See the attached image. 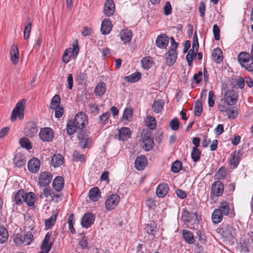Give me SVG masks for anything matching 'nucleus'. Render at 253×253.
Returning a JSON list of instances; mask_svg holds the SVG:
<instances>
[{
	"instance_id": "f257e3e1",
	"label": "nucleus",
	"mask_w": 253,
	"mask_h": 253,
	"mask_svg": "<svg viewBox=\"0 0 253 253\" xmlns=\"http://www.w3.org/2000/svg\"><path fill=\"white\" fill-rule=\"evenodd\" d=\"M88 124L87 116L83 112L78 113L73 120H70L67 125V133L71 135L77 129H82Z\"/></svg>"
},
{
	"instance_id": "f03ea898",
	"label": "nucleus",
	"mask_w": 253,
	"mask_h": 253,
	"mask_svg": "<svg viewBox=\"0 0 253 253\" xmlns=\"http://www.w3.org/2000/svg\"><path fill=\"white\" fill-rule=\"evenodd\" d=\"M251 55L252 57L249 53L242 52L238 56V61L241 66L249 72L253 71V43L251 48Z\"/></svg>"
},
{
	"instance_id": "7ed1b4c3",
	"label": "nucleus",
	"mask_w": 253,
	"mask_h": 253,
	"mask_svg": "<svg viewBox=\"0 0 253 253\" xmlns=\"http://www.w3.org/2000/svg\"><path fill=\"white\" fill-rule=\"evenodd\" d=\"M21 233H15L13 236V241L17 246H20L23 244L29 245L34 239L33 235L31 232H28L23 235Z\"/></svg>"
},
{
	"instance_id": "20e7f679",
	"label": "nucleus",
	"mask_w": 253,
	"mask_h": 253,
	"mask_svg": "<svg viewBox=\"0 0 253 253\" xmlns=\"http://www.w3.org/2000/svg\"><path fill=\"white\" fill-rule=\"evenodd\" d=\"M25 103L26 100L22 99L16 104L12 112L10 118L12 122L15 121L17 118H18L20 120L23 119Z\"/></svg>"
},
{
	"instance_id": "39448f33",
	"label": "nucleus",
	"mask_w": 253,
	"mask_h": 253,
	"mask_svg": "<svg viewBox=\"0 0 253 253\" xmlns=\"http://www.w3.org/2000/svg\"><path fill=\"white\" fill-rule=\"evenodd\" d=\"M76 44H73V48L69 47L65 50L62 56V61L64 63H68L72 56L75 59L78 54L79 47L77 41H76Z\"/></svg>"
},
{
	"instance_id": "423d86ee",
	"label": "nucleus",
	"mask_w": 253,
	"mask_h": 253,
	"mask_svg": "<svg viewBox=\"0 0 253 253\" xmlns=\"http://www.w3.org/2000/svg\"><path fill=\"white\" fill-rule=\"evenodd\" d=\"M120 201V196L117 194H114L110 195L105 202V208L107 211H112L114 210Z\"/></svg>"
},
{
	"instance_id": "0eeeda50",
	"label": "nucleus",
	"mask_w": 253,
	"mask_h": 253,
	"mask_svg": "<svg viewBox=\"0 0 253 253\" xmlns=\"http://www.w3.org/2000/svg\"><path fill=\"white\" fill-rule=\"evenodd\" d=\"M54 136V131L50 127H43L41 129L39 133L40 138L43 142L51 141Z\"/></svg>"
},
{
	"instance_id": "6e6552de",
	"label": "nucleus",
	"mask_w": 253,
	"mask_h": 253,
	"mask_svg": "<svg viewBox=\"0 0 253 253\" xmlns=\"http://www.w3.org/2000/svg\"><path fill=\"white\" fill-rule=\"evenodd\" d=\"M224 98L227 101L228 104L230 105H235L238 101V93L234 89H228L224 95Z\"/></svg>"
},
{
	"instance_id": "1a4fd4ad",
	"label": "nucleus",
	"mask_w": 253,
	"mask_h": 253,
	"mask_svg": "<svg viewBox=\"0 0 253 253\" xmlns=\"http://www.w3.org/2000/svg\"><path fill=\"white\" fill-rule=\"evenodd\" d=\"M221 235L223 237L231 240L236 234L235 229L230 225H226L221 228Z\"/></svg>"
},
{
	"instance_id": "9d476101",
	"label": "nucleus",
	"mask_w": 253,
	"mask_h": 253,
	"mask_svg": "<svg viewBox=\"0 0 253 253\" xmlns=\"http://www.w3.org/2000/svg\"><path fill=\"white\" fill-rule=\"evenodd\" d=\"M224 191V185L220 181H216L213 182L211 187V195L216 197L221 196Z\"/></svg>"
},
{
	"instance_id": "9b49d317",
	"label": "nucleus",
	"mask_w": 253,
	"mask_h": 253,
	"mask_svg": "<svg viewBox=\"0 0 253 253\" xmlns=\"http://www.w3.org/2000/svg\"><path fill=\"white\" fill-rule=\"evenodd\" d=\"M52 178V175L49 172H42L39 176V184L41 186L46 187L50 183Z\"/></svg>"
},
{
	"instance_id": "f8f14e48",
	"label": "nucleus",
	"mask_w": 253,
	"mask_h": 253,
	"mask_svg": "<svg viewBox=\"0 0 253 253\" xmlns=\"http://www.w3.org/2000/svg\"><path fill=\"white\" fill-rule=\"evenodd\" d=\"M217 209L219 210L224 215H234L232 206L226 201L221 202Z\"/></svg>"
},
{
	"instance_id": "ddd939ff",
	"label": "nucleus",
	"mask_w": 253,
	"mask_h": 253,
	"mask_svg": "<svg viewBox=\"0 0 253 253\" xmlns=\"http://www.w3.org/2000/svg\"><path fill=\"white\" fill-rule=\"evenodd\" d=\"M38 128L36 124L33 122L27 123L24 128V132L25 135L29 137H32L37 134Z\"/></svg>"
},
{
	"instance_id": "4468645a",
	"label": "nucleus",
	"mask_w": 253,
	"mask_h": 253,
	"mask_svg": "<svg viewBox=\"0 0 253 253\" xmlns=\"http://www.w3.org/2000/svg\"><path fill=\"white\" fill-rule=\"evenodd\" d=\"M95 216L92 213H85L82 218L81 224L85 228H89L94 222Z\"/></svg>"
},
{
	"instance_id": "2eb2a0df",
	"label": "nucleus",
	"mask_w": 253,
	"mask_h": 253,
	"mask_svg": "<svg viewBox=\"0 0 253 253\" xmlns=\"http://www.w3.org/2000/svg\"><path fill=\"white\" fill-rule=\"evenodd\" d=\"M131 134V131L128 127H122L118 130V134L115 136L119 140L125 141L128 139Z\"/></svg>"
},
{
	"instance_id": "dca6fc26",
	"label": "nucleus",
	"mask_w": 253,
	"mask_h": 253,
	"mask_svg": "<svg viewBox=\"0 0 253 253\" xmlns=\"http://www.w3.org/2000/svg\"><path fill=\"white\" fill-rule=\"evenodd\" d=\"M51 235V233L49 232L45 235L42 244L41 246V249L42 251L39 253H48L52 246V242H49Z\"/></svg>"
},
{
	"instance_id": "f3484780",
	"label": "nucleus",
	"mask_w": 253,
	"mask_h": 253,
	"mask_svg": "<svg viewBox=\"0 0 253 253\" xmlns=\"http://www.w3.org/2000/svg\"><path fill=\"white\" fill-rule=\"evenodd\" d=\"M177 57L176 50L169 49L166 54V60L169 66L173 65L176 62Z\"/></svg>"
},
{
	"instance_id": "a211bd4d",
	"label": "nucleus",
	"mask_w": 253,
	"mask_h": 253,
	"mask_svg": "<svg viewBox=\"0 0 253 253\" xmlns=\"http://www.w3.org/2000/svg\"><path fill=\"white\" fill-rule=\"evenodd\" d=\"M142 148L146 151L153 149L154 145L153 138L149 135H145L142 138Z\"/></svg>"
},
{
	"instance_id": "6ab92c4d",
	"label": "nucleus",
	"mask_w": 253,
	"mask_h": 253,
	"mask_svg": "<svg viewBox=\"0 0 253 253\" xmlns=\"http://www.w3.org/2000/svg\"><path fill=\"white\" fill-rule=\"evenodd\" d=\"M115 9V6L113 0H107L104 4L103 12L107 16L112 15Z\"/></svg>"
},
{
	"instance_id": "aec40b11",
	"label": "nucleus",
	"mask_w": 253,
	"mask_h": 253,
	"mask_svg": "<svg viewBox=\"0 0 253 253\" xmlns=\"http://www.w3.org/2000/svg\"><path fill=\"white\" fill-rule=\"evenodd\" d=\"M113 25L109 18H105L102 22L101 31L103 35L109 34L112 30Z\"/></svg>"
},
{
	"instance_id": "412c9836",
	"label": "nucleus",
	"mask_w": 253,
	"mask_h": 253,
	"mask_svg": "<svg viewBox=\"0 0 253 253\" xmlns=\"http://www.w3.org/2000/svg\"><path fill=\"white\" fill-rule=\"evenodd\" d=\"M41 163L37 158L31 159L28 164L29 170L32 173H36L39 171L40 168Z\"/></svg>"
},
{
	"instance_id": "4be33fe9",
	"label": "nucleus",
	"mask_w": 253,
	"mask_h": 253,
	"mask_svg": "<svg viewBox=\"0 0 253 253\" xmlns=\"http://www.w3.org/2000/svg\"><path fill=\"white\" fill-rule=\"evenodd\" d=\"M147 164V159L146 156L141 155L136 159L135 161V167L138 170H143Z\"/></svg>"
},
{
	"instance_id": "5701e85b",
	"label": "nucleus",
	"mask_w": 253,
	"mask_h": 253,
	"mask_svg": "<svg viewBox=\"0 0 253 253\" xmlns=\"http://www.w3.org/2000/svg\"><path fill=\"white\" fill-rule=\"evenodd\" d=\"M169 43V38L166 34H161L156 40V44L160 48H166Z\"/></svg>"
},
{
	"instance_id": "b1692460",
	"label": "nucleus",
	"mask_w": 253,
	"mask_h": 253,
	"mask_svg": "<svg viewBox=\"0 0 253 253\" xmlns=\"http://www.w3.org/2000/svg\"><path fill=\"white\" fill-rule=\"evenodd\" d=\"M53 188L56 192L61 191L64 186V179L63 177L58 176L53 180L52 183Z\"/></svg>"
},
{
	"instance_id": "393cba45",
	"label": "nucleus",
	"mask_w": 253,
	"mask_h": 253,
	"mask_svg": "<svg viewBox=\"0 0 253 253\" xmlns=\"http://www.w3.org/2000/svg\"><path fill=\"white\" fill-rule=\"evenodd\" d=\"M169 187L167 184H161L158 186L156 194L158 197L164 198L168 193Z\"/></svg>"
},
{
	"instance_id": "a878e982",
	"label": "nucleus",
	"mask_w": 253,
	"mask_h": 253,
	"mask_svg": "<svg viewBox=\"0 0 253 253\" xmlns=\"http://www.w3.org/2000/svg\"><path fill=\"white\" fill-rule=\"evenodd\" d=\"M106 91L105 83L100 82L95 87L94 93L98 97H102Z\"/></svg>"
},
{
	"instance_id": "bb28decb",
	"label": "nucleus",
	"mask_w": 253,
	"mask_h": 253,
	"mask_svg": "<svg viewBox=\"0 0 253 253\" xmlns=\"http://www.w3.org/2000/svg\"><path fill=\"white\" fill-rule=\"evenodd\" d=\"M10 58L13 64L16 65L19 61V51L16 45H12L10 50Z\"/></svg>"
},
{
	"instance_id": "cd10ccee",
	"label": "nucleus",
	"mask_w": 253,
	"mask_h": 253,
	"mask_svg": "<svg viewBox=\"0 0 253 253\" xmlns=\"http://www.w3.org/2000/svg\"><path fill=\"white\" fill-rule=\"evenodd\" d=\"M193 218H195V220H198L197 212H195L193 213H191L186 210L182 212L181 218L183 221L186 222H192Z\"/></svg>"
},
{
	"instance_id": "c85d7f7f",
	"label": "nucleus",
	"mask_w": 253,
	"mask_h": 253,
	"mask_svg": "<svg viewBox=\"0 0 253 253\" xmlns=\"http://www.w3.org/2000/svg\"><path fill=\"white\" fill-rule=\"evenodd\" d=\"M120 36L121 39L126 43L130 42L132 38V32L128 29L122 30L120 32Z\"/></svg>"
},
{
	"instance_id": "c756f323",
	"label": "nucleus",
	"mask_w": 253,
	"mask_h": 253,
	"mask_svg": "<svg viewBox=\"0 0 253 253\" xmlns=\"http://www.w3.org/2000/svg\"><path fill=\"white\" fill-rule=\"evenodd\" d=\"M88 196L90 199L94 202L99 200L101 197V193L98 187H93L91 188L88 193Z\"/></svg>"
},
{
	"instance_id": "7c9ffc66",
	"label": "nucleus",
	"mask_w": 253,
	"mask_h": 253,
	"mask_svg": "<svg viewBox=\"0 0 253 253\" xmlns=\"http://www.w3.org/2000/svg\"><path fill=\"white\" fill-rule=\"evenodd\" d=\"M78 137L80 141L79 142L80 147L83 149H84L88 147L89 143L91 142V139L90 138H87L86 135L84 134L80 133L78 134Z\"/></svg>"
},
{
	"instance_id": "2f4dec72",
	"label": "nucleus",
	"mask_w": 253,
	"mask_h": 253,
	"mask_svg": "<svg viewBox=\"0 0 253 253\" xmlns=\"http://www.w3.org/2000/svg\"><path fill=\"white\" fill-rule=\"evenodd\" d=\"M13 162L16 167L21 168L25 165L26 158L24 155L18 153L15 156Z\"/></svg>"
},
{
	"instance_id": "473e14b6",
	"label": "nucleus",
	"mask_w": 253,
	"mask_h": 253,
	"mask_svg": "<svg viewBox=\"0 0 253 253\" xmlns=\"http://www.w3.org/2000/svg\"><path fill=\"white\" fill-rule=\"evenodd\" d=\"M182 236L186 243L192 244L195 242L194 236L192 233L186 229L182 231Z\"/></svg>"
},
{
	"instance_id": "72a5a7b5",
	"label": "nucleus",
	"mask_w": 253,
	"mask_h": 253,
	"mask_svg": "<svg viewBox=\"0 0 253 253\" xmlns=\"http://www.w3.org/2000/svg\"><path fill=\"white\" fill-rule=\"evenodd\" d=\"M25 192L21 189L18 190L14 195V201L16 205H21L24 201Z\"/></svg>"
},
{
	"instance_id": "f704fd0d",
	"label": "nucleus",
	"mask_w": 253,
	"mask_h": 253,
	"mask_svg": "<svg viewBox=\"0 0 253 253\" xmlns=\"http://www.w3.org/2000/svg\"><path fill=\"white\" fill-rule=\"evenodd\" d=\"M64 158L60 154L54 155L51 158V165L54 167H58L63 163Z\"/></svg>"
},
{
	"instance_id": "c9c22d12",
	"label": "nucleus",
	"mask_w": 253,
	"mask_h": 253,
	"mask_svg": "<svg viewBox=\"0 0 253 253\" xmlns=\"http://www.w3.org/2000/svg\"><path fill=\"white\" fill-rule=\"evenodd\" d=\"M214 61L217 63H220L223 60L222 50L218 47L215 48L212 53Z\"/></svg>"
},
{
	"instance_id": "e433bc0d",
	"label": "nucleus",
	"mask_w": 253,
	"mask_h": 253,
	"mask_svg": "<svg viewBox=\"0 0 253 253\" xmlns=\"http://www.w3.org/2000/svg\"><path fill=\"white\" fill-rule=\"evenodd\" d=\"M223 214L221 211L217 209H215L212 214L211 219L213 223L217 224L220 222L222 219Z\"/></svg>"
},
{
	"instance_id": "4c0bfd02",
	"label": "nucleus",
	"mask_w": 253,
	"mask_h": 253,
	"mask_svg": "<svg viewBox=\"0 0 253 253\" xmlns=\"http://www.w3.org/2000/svg\"><path fill=\"white\" fill-rule=\"evenodd\" d=\"M36 201V195L33 192L25 193L24 201L28 206H33Z\"/></svg>"
},
{
	"instance_id": "58836bf2",
	"label": "nucleus",
	"mask_w": 253,
	"mask_h": 253,
	"mask_svg": "<svg viewBox=\"0 0 253 253\" xmlns=\"http://www.w3.org/2000/svg\"><path fill=\"white\" fill-rule=\"evenodd\" d=\"M230 156V164L234 166V168L237 167L240 162V152L235 151L234 153H231Z\"/></svg>"
},
{
	"instance_id": "ea45409f",
	"label": "nucleus",
	"mask_w": 253,
	"mask_h": 253,
	"mask_svg": "<svg viewBox=\"0 0 253 253\" xmlns=\"http://www.w3.org/2000/svg\"><path fill=\"white\" fill-rule=\"evenodd\" d=\"M164 105V102L162 100H155L152 105L153 111L156 113H159L163 109Z\"/></svg>"
},
{
	"instance_id": "a19ab883",
	"label": "nucleus",
	"mask_w": 253,
	"mask_h": 253,
	"mask_svg": "<svg viewBox=\"0 0 253 253\" xmlns=\"http://www.w3.org/2000/svg\"><path fill=\"white\" fill-rule=\"evenodd\" d=\"M141 77V74L139 72H135L129 76L125 77V80L130 83H135L138 81Z\"/></svg>"
},
{
	"instance_id": "79ce46f5",
	"label": "nucleus",
	"mask_w": 253,
	"mask_h": 253,
	"mask_svg": "<svg viewBox=\"0 0 253 253\" xmlns=\"http://www.w3.org/2000/svg\"><path fill=\"white\" fill-rule=\"evenodd\" d=\"M229 106L231 105L228 104V102L224 98H222L220 100L218 104L217 108L220 112H225L228 110V109L229 108Z\"/></svg>"
},
{
	"instance_id": "37998d69",
	"label": "nucleus",
	"mask_w": 253,
	"mask_h": 253,
	"mask_svg": "<svg viewBox=\"0 0 253 253\" xmlns=\"http://www.w3.org/2000/svg\"><path fill=\"white\" fill-rule=\"evenodd\" d=\"M57 215L56 214H52L49 218L44 221L45 227L46 229H48L54 224Z\"/></svg>"
},
{
	"instance_id": "c03bdc74",
	"label": "nucleus",
	"mask_w": 253,
	"mask_h": 253,
	"mask_svg": "<svg viewBox=\"0 0 253 253\" xmlns=\"http://www.w3.org/2000/svg\"><path fill=\"white\" fill-rule=\"evenodd\" d=\"M141 62L143 68L146 69L150 68L153 64L152 59L149 56L143 57Z\"/></svg>"
},
{
	"instance_id": "a18cd8bd",
	"label": "nucleus",
	"mask_w": 253,
	"mask_h": 253,
	"mask_svg": "<svg viewBox=\"0 0 253 253\" xmlns=\"http://www.w3.org/2000/svg\"><path fill=\"white\" fill-rule=\"evenodd\" d=\"M8 232L6 228L0 227V243L3 244L8 239Z\"/></svg>"
},
{
	"instance_id": "49530a36",
	"label": "nucleus",
	"mask_w": 253,
	"mask_h": 253,
	"mask_svg": "<svg viewBox=\"0 0 253 253\" xmlns=\"http://www.w3.org/2000/svg\"><path fill=\"white\" fill-rule=\"evenodd\" d=\"M27 20L28 21V22L25 26L24 31L23 37L25 40H27L29 38L32 29V22L30 21L29 17L27 18Z\"/></svg>"
},
{
	"instance_id": "de8ad7c7",
	"label": "nucleus",
	"mask_w": 253,
	"mask_h": 253,
	"mask_svg": "<svg viewBox=\"0 0 253 253\" xmlns=\"http://www.w3.org/2000/svg\"><path fill=\"white\" fill-rule=\"evenodd\" d=\"M197 52H196L195 50L192 49L189 50L186 56V59L189 66H191L192 65L193 57L196 56Z\"/></svg>"
},
{
	"instance_id": "09e8293b",
	"label": "nucleus",
	"mask_w": 253,
	"mask_h": 253,
	"mask_svg": "<svg viewBox=\"0 0 253 253\" xmlns=\"http://www.w3.org/2000/svg\"><path fill=\"white\" fill-rule=\"evenodd\" d=\"M60 97L59 95H55L51 99L50 108L54 109L59 107L60 103Z\"/></svg>"
},
{
	"instance_id": "8fccbe9b",
	"label": "nucleus",
	"mask_w": 253,
	"mask_h": 253,
	"mask_svg": "<svg viewBox=\"0 0 253 253\" xmlns=\"http://www.w3.org/2000/svg\"><path fill=\"white\" fill-rule=\"evenodd\" d=\"M19 143L21 147L30 150L32 148V144L30 141L26 137H23L19 140Z\"/></svg>"
},
{
	"instance_id": "3c124183",
	"label": "nucleus",
	"mask_w": 253,
	"mask_h": 253,
	"mask_svg": "<svg viewBox=\"0 0 253 253\" xmlns=\"http://www.w3.org/2000/svg\"><path fill=\"white\" fill-rule=\"evenodd\" d=\"M203 112V107L201 102L200 100H197L195 102L194 107V114L197 116L201 115Z\"/></svg>"
},
{
	"instance_id": "603ef678",
	"label": "nucleus",
	"mask_w": 253,
	"mask_h": 253,
	"mask_svg": "<svg viewBox=\"0 0 253 253\" xmlns=\"http://www.w3.org/2000/svg\"><path fill=\"white\" fill-rule=\"evenodd\" d=\"M201 151L196 147H193L191 153V158L194 162L199 160L201 156Z\"/></svg>"
},
{
	"instance_id": "864d4df0",
	"label": "nucleus",
	"mask_w": 253,
	"mask_h": 253,
	"mask_svg": "<svg viewBox=\"0 0 253 253\" xmlns=\"http://www.w3.org/2000/svg\"><path fill=\"white\" fill-rule=\"evenodd\" d=\"M110 116V114L109 112L103 113L99 117L98 123L104 125H106L108 123Z\"/></svg>"
},
{
	"instance_id": "5fc2aeb1",
	"label": "nucleus",
	"mask_w": 253,
	"mask_h": 253,
	"mask_svg": "<svg viewBox=\"0 0 253 253\" xmlns=\"http://www.w3.org/2000/svg\"><path fill=\"white\" fill-rule=\"evenodd\" d=\"M226 169L225 168L221 167L219 169L215 174V176L218 179H223L226 176Z\"/></svg>"
},
{
	"instance_id": "6e6d98bb",
	"label": "nucleus",
	"mask_w": 253,
	"mask_h": 253,
	"mask_svg": "<svg viewBox=\"0 0 253 253\" xmlns=\"http://www.w3.org/2000/svg\"><path fill=\"white\" fill-rule=\"evenodd\" d=\"M229 119H234L237 116V112L235 107H229L226 112Z\"/></svg>"
},
{
	"instance_id": "4d7b16f0",
	"label": "nucleus",
	"mask_w": 253,
	"mask_h": 253,
	"mask_svg": "<svg viewBox=\"0 0 253 253\" xmlns=\"http://www.w3.org/2000/svg\"><path fill=\"white\" fill-rule=\"evenodd\" d=\"M132 111L131 109L126 108L124 111L123 119L129 122L132 116Z\"/></svg>"
},
{
	"instance_id": "13d9d810",
	"label": "nucleus",
	"mask_w": 253,
	"mask_h": 253,
	"mask_svg": "<svg viewBox=\"0 0 253 253\" xmlns=\"http://www.w3.org/2000/svg\"><path fill=\"white\" fill-rule=\"evenodd\" d=\"M182 168V164L179 161H175L172 165L171 167V171L174 173L178 172Z\"/></svg>"
},
{
	"instance_id": "bf43d9fd",
	"label": "nucleus",
	"mask_w": 253,
	"mask_h": 253,
	"mask_svg": "<svg viewBox=\"0 0 253 253\" xmlns=\"http://www.w3.org/2000/svg\"><path fill=\"white\" fill-rule=\"evenodd\" d=\"M215 96L213 91H210L208 95V103L210 107H212L214 105Z\"/></svg>"
},
{
	"instance_id": "052dcab7",
	"label": "nucleus",
	"mask_w": 253,
	"mask_h": 253,
	"mask_svg": "<svg viewBox=\"0 0 253 253\" xmlns=\"http://www.w3.org/2000/svg\"><path fill=\"white\" fill-rule=\"evenodd\" d=\"M73 159L75 161L83 162L84 160V155L81 154L78 151H74L73 154Z\"/></svg>"
},
{
	"instance_id": "680f3d73",
	"label": "nucleus",
	"mask_w": 253,
	"mask_h": 253,
	"mask_svg": "<svg viewBox=\"0 0 253 253\" xmlns=\"http://www.w3.org/2000/svg\"><path fill=\"white\" fill-rule=\"evenodd\" d=\"M147 126L151 129L155 128L156 121L154 117L152 116H148L147 117Z\"/></svg>"
},
{
	"instance_id": "e2e57ef3",
	"label": "nucleus",
	"mask_w": 253,
	"mask_h": 253,
	"mask_svg": "<svg viewBox=\"0 0 253 253\" xmlns=\"http://www.w3.org/2000/svg\"><path fill=\"white\" fill-rule=\"evenodd\" d=\"M169 126L173 130H177L179 127V123L178 119H173L170 122Z\"/></svg>"
},
{
	"instance_id": "0e129e2a",
	"label": "nucleus",
	"mask_w": 253,
	"mask_h": 253,
	"mask_svg": "<svg viewBox=\"0 0 253 253\" xmlns=\"http://www.w3.org/2000/svg\"><path fill=\"white\" fill-rule=\"evenodd\" d=\"M146 206L151 209L156 206V202L154 198L148 197L146 200Z\"/></svg>"
},
{
	"instance_id": "69168bd1",
	"label": "nucleus",
	"mask_w": 253,
	"mask_h": 253,
	"mask_svg": "<svg viewBox=\"0 0 253 253\" xmlns=\"http://www.w3.org/2000/svg\"><path fill=\"white\" fill-rule=\"evenodd\" d=\"M199 42L198 41V38L197 36L196 32L195 33L194 35V37L193 39V42H192V49H193L196 52H198L199 50Z\"/></svg>"
},
{
	"instance_id": "338daca9",
	"label": "nucleus",
	"mask_w": 253,
	"mask_h": 253,
	"mask_svg": "<svg viewBox=\"0 0 253 253\" xmlns=\"http://www.w3.org/2000/svg\"><path fill=\"white\" fill-rule=\"evenodd\" d=\"M213 33L214 39L218 41L220 39V29L217 25H214L213 26Z\"/></svg>"
},
{
	"instance_id": "774afa93",
	"label": "nucleus",
	"mask_w": 253,
	"mask_h": 253,
	"mask_svg": "<svg viewBox=\"0 0 253 253\" xmlns=\"http://www.w3.org/2000/svg\"><path fill=\"white\" fill-rule=\"evenodd\" d=\"M52 195H51L50 198H49V201H55V202H58L59 201H61V197L62 195L61 193H55L54 192H52Z\"/></svg>"
}]
</instances>
